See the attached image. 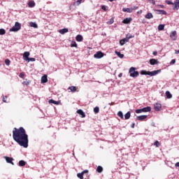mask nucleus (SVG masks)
<instances>
[{"instance_id":"f257e3e1","label":"nucleus","mask_w":179,"mask_h":179,"mask_svg":"<svg viewBox=\"0 0 179 179\" xmlns=\"http://www.w3.org/2000/svg\"><path fill=\"white\" fill-rule=\"evenodd\" d=\"M13 138L14 141L23 148L29 147V136L23 127L16 128L13 130Z\"/></svg>"},{"instance_id":"f03ea898","label":"nucleus","mask_w":179,"mask_h":179,"mask_svg":"<svg viewBox=\"0 0 179 179\" xmlns=\"http://www.w3.org/2000/svg\"><path fill=\"white\" fill-rule=\"evenodd\" d=\"M162 72V70H156L153 71H146L145 70L141 71L140 73L141 75H148L149 76H156L158 73H160Z\"/></svg>"},{"instance_id":"7ed1b4c3","label":"nucleus","mask_w":179,"mask_h":179,"mask_svg":"<svg viewBox=\"0 0 179 179\" xmlns=\"http://www.w3.org/2000/svg\"><path fill=\"white\" fill-rule=\"evenodd\" d=\"M136 71V69L135 67H131L129 69V73L131 78H138V76H139V72Z\"/></svg>"},{"instance_id":"20e7f679","label":"nucleus","mask_w":179,"mask_h":179,"mask_svg":"<svg viewBox=\"0 0 179 179\" xmlns=\"http://www.w3.org/2000/svg\"><path fill=\"white\" fill-rule=\"evenodd\" d=\"M20 29H22V24L16 22L15 25L11 29H10V31H19Z\"/></svg>"},{"instance_id":"39448f33","label":"nucleus","mask_w":179,"mask_h":179,"mask_svg":"<svg viewBox=\"0 0 179 179\" xmlns=\"http://www.w3.org/2000/svg\"><path fill=\"white\" fill-rule=\"evenodd\" d=\"M139 7L138 6H134L132 8H123L122 10L123 12H127V13H132L134 12V10H136V9H138Z\"/></svg>"},{"instance_id":"423d86ee","label":"nucleus","mask_w":179,"mask_h":179,"mask_svg":"<svg viewBox=\"0 0 179 179\" xmlns=\"http://www.w3.org/2000/svg\"><path fill=\"white\" fill-rule=\"evenodd\" d=\"M94 57L96 59L103 58L104 57V53H103L101 51L96 52V54L94 55Z\"/></svg>"},{"instance_id":"0eeeda50","label":"nucleus","mask_w":179,"mask_h":179,"mask_svg":"<svg viewBox=\"0 0 179 179\" xmlns=\"http://www.w3.org/2000/svg\"><path fill=\"white\" fill-rule=\"evenodd\" d=\"M170 37L171 40H173V41H176V40H177V31H172L170 34Z\"/></svg>"},{"instance_id":"6e6552de","label":"nucleus","mask_w":179,"mask_h":179,"mask_svg":"<svg viewBox=\"0 0 179 179\" xmlns=\"http://www.w3.org/2000/svg\"><path fill=\"white\" fill-rule=\"evenodd\" d=\"M154 108L155 111H160L162 110V103H156L154 104Z\"/></svg>"},{"instance_id":"1a4fd4ad","label":"nucleus","mask_w":179,"mask_h":179,"mask_svg":"<svg viewBox=\"0 0 179 179\" xmlns=\"http://www.w3.org/2000/svg\"><path fill=\"white\" fill-rule=\"evenodd\" d=\"M5 160L7 163H9L10 164H12V166H15V164L13 163V159L12 157H4Z\"/></svg>"},{"instance_id":"9d476101","label":"nucleus","mask_w":179,"mask_h":179,"mask_svg":"<svg viewBox=\"0 0 179 179\" xmlns=\"http://www.w3.org/2000/svg\"><path fill=\"white\" fill-rule=\"evenodd\" d=\"M49 104H55V106H59V104L61 103L59 101H55L54 99H50L48 101Z\"/></svg>"},{"instance_id":"9b49d317","label":"nucleus","mask_w":179,"mask_h":179,"mask_svg":"<svg viewBox=\"0 0 179 179\" xmlns=\"http://www.w3.org/2000/svg\"><path fill=\"white\" fill-rule=\"evenodd\" d=\"M29 57H30V52H24L23 55V59H24V61H27L29 59Z\"/></svg>"},{"instance_id":"f8f14e48","label":"nucleus","mask_w":179,"mask_h":179,"mask_svg":"<svg viewBox=\"0 0 179 179\" xmlns=\"http://www.w3.org/2000/svg\"><path fill=\"white\" fill-rule=\"evenodd\" d=\"M77 113L81 115V118H85L86 117V114L81 109L77 110Z\"/></svg>"},{"instance_id":"ddd939ff","label":"nucleus","mask_w":179,"mask_h":179,"mask_svg":"<svg viewBox=\"0 0 179 179\" xmlns=\"http://www.w3.org/2000/svg\"><path fill=\"white\" fill-rule=\"evenodd\" d=\"M157 15H167V12L164 10H155Z\"/></svg>"},{"instance_id":"4468645a","label":"nucleus","mask_w":179,"mask_h":179,"mask_svg":"<svg viewBox=\"0 0 179 179\" xmlns=\"http://www.w3.org/2000/svg\"><path fill=\"white\" fill-rule=\"evenodd\" d=\"M131 22H132V18L129 17V18H125L124 20H123L122 23H124V24H129Z\"/></svg>"},{"instance_id":"2eb2a0df","label":"nucleus","mask_w":179,"mask_h":179,"mask_svg":"<svg viewBox=\"0 0 179 179\" xmlns=\"http://www.w3.org/2000/svg\"><path fill=\"white\" fill-rule=\"evenodd\" d=\"M143 113H149L152 111V108L150 106H147L145 108H141Z\"/></svg>"},{"instance_id":"dca6fc26","label":"nucleus","mask_w":179,"mask_h":179,"mask_svg":"<svg viewBox=\"0 0 179 179\" xmlns=\"http://www.w3.org/2000/svg\"><path fill=\"white\" fill-rule=\"evenodd\" d=\"M150 65H157V64H159V61L156 59H150Z\"/></svg>"},{"instance_id":"f3484780","label":"nucleus","mask_w":179,"mask_h":179,"mask_svg":"<svg viewBox=\"0 0 179 179\" xmlns=\"http://www.w3.org/2000/svg\"><path fill=\"white\" fill-rule=\"evenodd\" d=\"M136 118L138 121H143V120H146L148 118V115H140L137 116Z\"/></svg>"},{"instance_id":"a211bd4d","label":"nucleus","mask_w":179,"mask_h":179,"mask_svg":"<svg viewBox=\"0 0 179 179\" xmlns=\"http://www.w3.org/2000/svg\"><path fill=\"white\" fill-rule=\"evenodd\" d=\"M47 82H48V78H47V76H43L41 78V83H47Z\"/></svg>"},{"instance_id":"6ab92c4d","label":"nucleus","mask_w":179,"mask_h":179,"mask_svg":"<svg viewBox=\"0 0 179 179\" xmlns=\"http://www.w3.org/2000/svg\"><path fill=\"white\" fill-rule=\"evenodd\" d=\"M173 5L175 6L173 9H176V10H178V9H179V0H176Z\"/></svg>"},{"instance_id":"aec40b11","label":"nucleus","mask_w":179,"mask_h":179,"mask_svg":"<svg viewBox=\"0 0 179 179\" xmlns=\"http://www.w3.org/2000/svg\"><path fill=\"white\" fill-rule=\"evenodd\" d=\"M76 41L80 43V41H83V36H82V35H77L76 37Z\"/></svg>"},{"instance_id":"412c9836","label":"nucleus","mask_w":179,"mask_h":179,"mask_svg":"<svg viewBox=\"0 0 179 179\" xmlns=\"http://www.w3.org/2000/svg\"><path fill=\"white\" fill-rule=\"evenodd\" d=\"M145 19H153V14H152V13H148L145 15Z\"/></svg>"},{"instance_id":"4be33fe9","label":"nucleus","mask_w":179,"mask_h":179,"mask_svg":"<svg viewBox=\"0 0 179 179\" xmlns=\"http://www.w3.org/2000/svg\"><path fill=\"white\" fill-rule=\"evenodd\" d=\"M126 43H128V39H127V38H124L120 41V45H124V44H125Z\"/></svg>"},{"instance_id":"5701e85b","label":"nucleus","mask_w":179,"mask_h":179,"mask_svg":"<svg viewBox=\"0 0 179 179\" xmlns=\"http://www.w3.org/2000/svg\"><path fill=\"white\" fill-rule=\"evenodd\" d=\"M29 8H34L36 6V3L34 1H31L28 3Z\"/></svg>"},{"instance_id":"b1692460","label":"nucleus","mask_w":179,"mask_h":179,"mask_svg":"<svg viewBox=\"0 0 179 179\" xmlns=\"http://www.w3.org/2000/svg\"><path fill=\"white\" fill-rule=\"evenodd\" d=\"M18 164H19L20 167H24V166H26V162H24V160H20L18 162Z\"/></svg>"},{"instance_id":"393cba45","label":"nucleus","mask_w":179,"mask_h":179,"mask_svg":"<svg viewBox=\"0 0 179 179\" xmlns=\"http://www.w3.org/2000/svg\"><path fill=\"white\" fill-rule=\"evenodd\" d=\"M59 33H60V34H65V33H68V29L64 28V29H60L59 31Z\"/></svg>"},{"instance_id":"a878e982","label":"nucleus","mask_w":179,"mask_h":179,"mask_svg":"<svg viewBox=\"0 0 179 179\" xmlns=\"http://www.w3.org/2000/svg\"><path fill=\"white\" fill-rule=\"evenodd\" d=\"M68 90H70V92H72L73 93H75L76 92V87L71 86L68 88Z\"/></svg>"},{"instance_id":"bb28decb","label":"nucleus","mask_w":179,"mask_h":179,"mask_svg":"<svg viewBox=\"0 0 179 179\" xmlns=\"http://www.w3.org/2000/svg\"><path fill=\"white\" fill-rule=\"evenodd\" d=\"M131 118V112L129 111L124 115V120H129Z\"/></svg>"},{"instance_id":"cd10ccee","label":"nucleus","mask_w":179,"mask_h":179,"mask_svg":"<svg viewBox=\"0 0 179 179\" xmlns=\"http://www.w3.org/2000/svg\"><path fill=\"white\" fill-rule=\"evenodd\" d=\"M30 83H31V81L27 80V79H26L25 81L22 83V85H24V86H29Z\"/></svg>"},{"instance_id":"c85d7f7f","label":"nucleus","mask_w":179,"mask_h":179,"mask_svg":"<svg viewBox=\"0 0 179 179\" xmlns=\"http://www.w3.org/2000/svg\"><path fill=\"white\" fill-rule=\"evenodd\" d=\"M165 94L167 99H171V97H173V95L171 94V93H170V91H166Z\"/></svg>"},{"instance_id":"c756f323","label":"nucleus","mask_w":179,"mask_h":179,"mask_svg":"<svg viewBox=\"0 0 179 179\" xmlns=\"http://www.w3.org/2000/svg\"><path fill=\"white\" fill-rule=\"evenodd\" d=\"M97 173H103V166H98L96 168Z\"/></svg>"},{"instance_id":"7c9ffc66","label":"nucleus","mask_w":179,"mask_h":179,"mask_svg":"<svg viewBox=\"0 0 179 179\" xmlns=\"http://www.w3.org/2000/svg\"><path fill=\"white\" fill-rule=\"evenodd\" d=\"M82 3V0H77L76 2L73 3L74 6H79Z\"/></svg>"},{"instance_id":"2f4dec72","label":"nucleus","mask_w":179,"mask_h":179,"mask_svg":"<svg viewBox=\"0 0 179 179\" xmlns=\"http://www.w3.org/2000/svg\"><path fill=\"white\" fill-rule=\"evenodd\" d=\"M115 52L119 58H124V55L121 54V52L115 51Z\"/></svg>"},{"instance_id":"473e14b6","label":"nucleus","mask_w":179,"mask_h":179,"mask_svg":"<svg viewBox=\"0 0 179 179\" xmlns=\"http://www.w3.org/2000/svg\"><path fill=\"white\" fill-rule=\"evenodd\" d=\"M29 25L31 26V27H34V29H37L38 27L37 24L36 22H30Z\"/></svg>"},{"instance_id":"72a5a7b5","label":"nucleus","mask_w":179,"mask_h":179,"mask_svg":"<svg viewBox=\"0 0 179 179\" xmlns=\"http://www.w3.org/2000/svg\"><path fill=\"white\" fill-rule=\"evenodd\" d=\"M117 115L120 117V118H121V120H124V114L121 111L117 113Z\"/></svg>"},{"instance_id":"f704fd0d","label":"nucleus","mask_w":179,"mask_h":179,"mask_svg":"<svg viewBox=\"0 0 179 179\" xmlns=\"http://www.w3.org/2000/svg\"><path fill=\"white\" fill-rule=\"evenodd\" d=\"M99 111H100V108H99L98 106H96V107L94 108V113H95V114H98Z\"/></svg>"},{"instance_id":"c9c22d12","label":"nucleus","mask_w":179,"mask_h":179,"mask_svg":"<svg viewBox=\"0 0 179 179\" xmlns=\"http://www.w3.org/2000/svg\"><path fill=\"white\" fill-rule=\"evenodd\" d=\"M158 30H159V31L164 30V24H159L158 26Z\"/></svg>"},{"instance_id":"e433bc0d","label":"nucleus","mask_w":179,"mask_h":179,"mask_svg":"<svg viewBox=\"0 0 179 179\" xmlns=\"http://www.w3.org/2000/svg\"><path fill=\"white\" fill-rule=\"evenodd\" d=\"M6 31H5V29H0V35L1 36H3V34H6Z\"/></svg>"},{"instance_id":"4c0bfd02","label":"nucleus","mask_w":179,"mask_h":179,"mask_svg":"<svg viewBox=\"0 0 179 179\" xmlns=\"http://www.w3.org/2000/svg\"><path fill=\"white\" fill-rule=\"evenodd\" d=\"M134 37H135L134 35H127L126 36V39H127L128 41H129L130 38H134Z\"/></svg>"},{"instance_id":"58836bf2","label":"nucleus","mask_w":179,"mask_h":179,"mask_svg":"<svg viewBox=\"0 0 179 179\" xmlns=\"http://www.w3.org/2000/svg\"><path fill=\"white\" fill-rule=\"evenodd\" d=\"M77 177L80 179H83V173H79L77 174Z\"/></svg>"},{"instance_id":"ea45409f","label":"nucleus","mask_w":179,"mask_h":179,"mask_svg":"<svg viewBox=\"0 0 179 179\" xmlns=\"http://www.w3.org/2000/svg\"><path fill=\"white\" fill-rule=\"evenodd\" d=\"M28 62H34V61H36L35 58H30L29 57L28 59L27 60Z\"/></svg>"},{"instance_id":"a19ab883","label":"nucleus","mask_w":179,"mask_h":179,"mask_svg":"<svg viewBox=\"0 0 179 179\" xmlns=\"http://www.w3.org/2000/svg\"><path fill=\"white\" fill-rule=\"evenodd\" d=\"M155 146H156V148H159V146H160V143L158 141H156L154 143Z\"/></svg>"},{"instance_id":"79ce46f5","label":"nucleus","mask_w":179,"mask_h":179,"mask_svg":"<svg viewBox=\"0 0 179 179\" xmlns=\"http://www.w3.org/2000/svg\"><path fill=\"white\" fill-rule=\"evenodd\" d=\"M71 47H75V48H78V44H76V42H73L71 45Z\"/></svg>"},{"instance_id":"37998d69","label":"nucleus","mask_w":179,"mask_h":179,"mask_svg":"<svg viewBox=\"0 0 179 179\" xmlns=\"http://www.w3.org/2000/svg\"><path fill=\"white\" fill-rule=\"evenodd\" d=\"M5 64L6 65H8V66L10 65V60H9L8 59H6Z\"/></svg>"},{"instance_id":"c03bdc74","label":"nucleus","mask_w":179,"mask_h":179,"mask_svg":"<svg viewBox=\"0 0 179 179\" xmlns=\"http://www.w3.org/2000/svg\"><path fill=\"white\" fill-rule=\"evenodd\" d=\"M135 113H136V114H141V113H143V110L142 109H136Z\"/></svg>"},{"instance_id":"a18cd8bd","label":"nucleus","mask_w":179,"mask_h":179,"mask_svg":"<svg viewBox=\"0 0 179 179\" xmlns=\"http://www.w3.org/2000/svg\"><path fill=\"white\" fill-rule=\"evenodd\" d=\"M87 173H89V170H87V169H85L83 172H81L83 176H85V174H87Z\"/></svg>"},{"instance_id":"49530a36","label":"nucleus","mask_w":179,"mask_h":179,"mask_svg":"<svg viewBox=\"0 0 179 179\" xmlns=\"http://www.w3.org/2000/svg\"><path fill=\"white\" fill-rule=\"evenodd\" d=\"M20 78H21L22 79H23V78H24V72H22L20 73L19 75Z\"/></svg>"},{"instance_id":"de8ad7c7","label":"nucleus","mask_w":179,"mask_h":179,"mask_svg":"<svg viewBox=\"0 0 179 179\" xmlns=\"http://www.w3.org/2000/svg\"><path fill=\"white\" fill-rule=\"evenodd\" d=\"M167 5H174V3L171 2V1H166Z\"/></svg>"},{"instance_id":"09e8293b","label":"nucleus","mask_w":179,"mask_h":179,"mask_svg":"<svg viewBox=\"0 0 179 179\" xmlns=\"http://www.w3.org/2000/svg\"><path fill=\"white\" fill-rule=\"evenodd\" d=\"M170 64L171 65H173V64H176V59H172Z\"/></svg>"},{"instance_id":"8fccbe9b","label":"nucleus","mask_w":179,"mask_h":179,"mask_svg":"<svg viewBox=\"0 0 179 179\" xmlns=\"http://www.w3.org/2000/svg\"><path fill=\"white\" fill-rule=\"evenodd\" d=\"M101 9L105 11L107 10V8H106V6H102Z\"/></svg>"},{"instance_id":"3c124183","label":"nucleus","mask_w":179,"mask_h":179,"mask_svg":"<svg viewBox=\"0 0 179 179\" xmlns=\"http://www.w3.org/2000/svg\"><path fill=\"white\" fill-rule=\"evenodd\" d=\"M152 54H153V55H155V56L157 55V51H154V52H152Z\"/></svg>"},{"instance_id":"603ef678","label":"nucleus","mask_w":179,"mask_h":179,"mask_svg":"<svg viewBox=\"0 0 179 179\" xmlns=\"http://www.w3.org/2000/svg\"><path fill=\"white\" fill-rule=\"evenodd\" d=\"M115 105V102H111L110 103H109V106H114Z\"/></svg>"},{"instance_id":"864d4df0","label":"nucleus","mask_w":179,"mask_h":179,"mask_svg":"<svg viewBox=\"0 0 179 179\" xmlns=\"http://www.w3.org/2000/svg\"><path fill=\"white\" fill-rule=\"evenodd\" d=\"M175 166L179 167V162H177V163L175 164Z\"/></svg>"},{"instance_id":"5fc2aeb1","label":"nucleus","mask_w":179,"mask_h":179,"mask_svg":"<svg viewBox=\"0 0 179 179\" xmlns=\"http://www.w3.org/2000/svg\"><path fill=\"white\" fill-rule=\"evenodd\" d=\"M131 128H135V123H132Z\"/></svg>"},{"instance_id":"6e6d98bb","label":"nucleus","mask_w":179,"mask_h":179,"mask_svg":"<svg viewBox=\"0 0 179 179\" xmlns=\"http://www.w3.org/2000/svg\"><path fill=\"white\" fill-rule=\"evenodd\" d=\"M3 103H6V100L5 98L3 99Z\"/></svg>"},{"instance_id":"4d7b16f0","label":"nucleus","mask_w":179,"mask_h":179,"mask_svg":"<svg viewBox=\"0 0 179 179\" xmlns=\"http://www.w3.org/2000/svg\"><path fill=\"white\" fill-rule=\"evenodd\" d=\"M122 76V73L119 74V78H121Z\"/></svg>"},{"instance_id":"13d9d810","label":"nucleus","mask_w":179,"mask_h":179,"mask_svg":"<svg viewBox=\"0 0 179 179\" xmlns=\"http://www.w3.org/2000/svg\"><path fill=\"white\" fill-rule=\"evenodd\" d=\"M108 1H110V2H113V1H114L115 0H108Z\"/></svg>"},{"instance_id":"bf43d9fd","label":"nucleus","mask_w":179,"mask_h":179,"mask_svg":"<svg viewBox=\"0 0 179 179\" xmlns=\"http://www.w3.org/2000/svg\"><path fill=\"white\" fill-rule=\"evenodd\" d=\"M160 6H161V8H164V6H163V5Z\"/></svg>"},{"instance_id":"052dcab7","label":"nucleus","mask_w":179,"mask_h":179,"mask_svg":"<svg viewBox=\"0 0 179 179\" xmlns=\"http://www.w3.org/2000/svg\"><path fill=\"white\" fill-rule=\"evenodd\" d=\"M176 54H179V50L176 52Z\"/></svg>"}]
</instances>
